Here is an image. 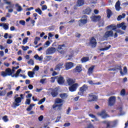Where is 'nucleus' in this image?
Masks as SVG:
<instances>
[{"label":"nucleus","instance_id":"39","mask_svg":"<svg viewBox=\"0 0 128 128\" xmlns=\"http://www.w3.org/2000/svg\"><path fill=\"white\" fill-rule=\"evenodd\" d=\"M35 12H38L40 15L42 14V12L40 8L36 9Z\"/></svg>","mask_w":128,"mask_h":128},{"label":"nucleus","instance_id":"30","mask_svg":"<svg viewBox=\"0 0 128 128\" xmlns=\"http://www.w3.org/2000/svg\"><path fill=\"white\" fill-rule=\"evenodd\" d=\"M112 14V10L110 9L107 10V18H110Z\"/></svg>","mask_w":128,"mask_h":128},{"label":"nucleus","instance_id":"21","mask_svg":"<svg viewBox=\"0 0 128 128\" xmlns=\"http://www.w3.org/2000/svg\"><path fill=\"white\" fill-rule=\"evenodd\" d=\"M95 66H92L91 67L89 68L88 71V76H90V74H92L94 72V70Z\"/></svg>","mask_w":128,"mask_h":128},{"label":"nucleus","instance_id":"42","mask_svg":"<svg viewBox=\"0 0 128 128\" xmlns=\"http://www.w3.org/2000/svg\"><path fill=\"white\" fill-rule=\"evenodd\" d=\"M28 64H31L32 66H34V60L32 59H30L28 62Z\"/></svg>","mask_w":128,"mask_h":128},{"label":"nucleus","instance_id":"26","mask_svg":"<svg viewBox=\"0 0 128 128\" xmlns=\"http://www.w3.org/2000/svg\"><path fill=\"white\" fill-rule=\"evenodd\" d=\"M5 72L7 76H12V69L10 68H7L6 69Z\"/></svg>","mask_w":128,"mask_h":128},{"label":"nucleus","instance_id":"43","mask_svg":"<svg viewBox=\"0 0 128 128\" xmlns=\"http://www.w3.org/2000/svg\"><path fill=\"white\" fill-rule=\"evenodd\" d=\"M12 94H14L12 91H10V92H8L7 93L6 96L9 98H12Z\"/></svg>","mask_w":128,"mask_h":128},{"label":"nucleus","instance_id":"17","mask_svg":"<svg viewBox=\"0 0 128 128\" xmlns=\"http://www.w3.org/2000/svg\"><path fill=\"white\" fill-rule=\"evenodd\" d=\"M51 96H52V98H56V96H58V90L54 89L52 90L51 92Z\"/></svg>","mask_w":128,"mask_h":128},{"label":"nucleus","instance_id":"60","mask_svg":"<svg viewBox=\"0 0 128 128\" xmlns=\"http://www.w3.org/2000/svg\"><path fill=\"white\" fill-rule=\"evenodd\" d=\"M70 110H72V109L70 108H68V110H66V114H70Z\"/></svg>","mask_w":128,"mask_h":128},{"label":"nucleus","instance_id":"13","mask_svg":"<svg viewBox=\"0 0 128 128\" xmlns=\"http://www.w3.org/2000/svg\"><path fill=\"white\" fill-rule=\"evenodd\" d=\"M66 82L68 84V86H72L74 84V82H76V79L68 78L66 80Z\"/></svg>","mask_w":128,"mask_h":128},{"label":"nucleus","instance_id":"25","mask_svg":"<svg viewBox=\"0 0 128 128\" xmlns=\"http://www.w3.org/2000/svg\"><path fill=\"white\" fill-rule=\"evenodd\" d=\"M100 116H102V118H106V110H103L99 114Z\"/></svg>","mask_w":128,"mask_h":128},{"label":"nucleus","instance_id":"6","mask_svg":"<svg viewBox=\"0 0 128 128\" xmlns=\"http://www.w3.org/2000/svg\"><path fill=\"white\" fill-rule=\"evenodd\" d=\"M116 98L114 96H110L108 100V106H114L116 104Z\"/></svg>","mask_w":128,"mask_h":128},{"label":"nucleus","instance_id":"2","mask_svg":"<svg viewBox=\"0 0 128 128\" xmlns=\"http://www.w3.org/2000/svg\"><path fill=\"white\" fill-rule=\"evenodd\" d=\"M24 99V94H20V97L16 98L14 99V102H13L12 108H16V106H20V104L22 102V100Z\"/></svg>","mask_w":128,"mask_h":128},{"label":"nucleus","instance_id":"35","mask_svg":"<svg viewBox=\"0 0 128 128\" xmlns=\"http://www.w3.org/2000/svg\"><path fill=\"white\" fill-rule=\"evenodd\" d=\"M126 18V14H122V16L120 15L119 16H118L117 20H120L122 18Z\"/></svg>","mask_w":128,"mask_h":128},{"label":"nucleus","instance_id":"20","mask_svg":"<svg viewBox=\"0 0 128 128\" xmlns=\"http://www.w3.org/2000/svg\"><path fill=\"white\" fill-rule=\"evenodd\" d=\"M120 70V74L121 76H124V72H122V66H117L116 68H112V70L113 72H115V70Z\"/></svg>","mask_w":128,"mask_h":128},{"label":"nucleus","instance_id":"51","mask_svg":"<svg viewBox=\"0 0 128 128\" xmlns=\"http://www.w3.org/2000/svg\"><path fill=\"white\" fill-rule=\"evenodd\" d=\"M20 24H22V26H26V22L24 20H21L20 21Z\"/></svg>","mask_w":128,"mask_h":128},{"label":"nucleus","instance_id":"27","mask_svg":"<svg viewBox=\"0 0 128 128\" xmlns=\"http://www.w3.org/2000/svg\"><path fill=\"white\" fill-rule=\"evenodd\" d=\"M20 72H22V69H19L18 70L16 74H14L12 76V78H18V76H20Z\"/></svg>","mask_w":128,"mask_h":128},{"label":"nucleus","instance_id":"62","mask_svg":"<svg viewBox=\"0 0 128 128\" xmlns=\"http://www.w3.org/2000/svg\"><path fill=\"white\" fill-rule=\"evenodd\" d=\"M70 126V123L68 122V123H65L64 125V126L66 127V126Z\"/></svg>","mask_w":128,"mask_h":128},{"label":"nucleus","instance_id":"3","mask_svg":"<svg viewBox=\"0 0 128 128\" xmlns=\"http://www.w3.org/2000/svg\"><path fill=\"white\" fill-rule=\"evenodd\" d=\"M82 18L85 19H80L78 21L79 26H82L88 22V16L86 15L82 16Z\"/></svg>","mask_w":128,"mask_h":128},{"label":"nucleus","instance_id":"57","mask_svg":"<svg viewBox=\"0 0 128 128\" xmlns=\"http://www.w3.org/2000/svg\"><path fill=\"white\" fill-rule=\"evenodd\" d=\"M46 80V78L41 79L40 80V82L41 84H44Z\"/></svg>","mask_w":128,"mask_h":128},{"label":"nucleus","instance_id":"44","mask_svg":"<svg viewBox=\"0 0 128 128\" xmlns=\"http://www.w3.org/2000/svg\"><path fill=\"white\" fill-rule=\"evenodd\" d=\"M88 82L90 84H100V82H98L97 83H94L92 80H89Z\"/></svg>","mask_w":128,"mask_h":128},{"label":"nucleus","instance_id":"47","mask_svg":"<svg viewBox=\"0 0 128 128\" xmlns=\"http://www.w3.org/2000/svg\"><path fill=\"white\" fill-rule=\"evenodd\" d=\"M25 104H30V99L28 98L25 102Z\"/></svg>","mask_w":128,"mask_h":128},{"label":"nucleus","instance_id":"19","mask_svg":"<svg viewBox=\"0 0 128 128\" xmlns=\"http://www.w3.org/2000/svg\"><path fill=\"white\" fill-rule=\"evenodd\" d=\"M59 84H64V78L62 76H59L57 80Z\"/></svg>","mask_w":128,"mask_h":128},{"label":"nucleus","instance_id":"18","mask_svg":"<svg viewBox=\"0 0 128 128\" xmlns=\"http://www.w3.org/2000/svg\"><path fill=\"white\" fill-rule=\"evenodd\" d=\"M115 8L117 12H120V10L122 8L120 7V0H118L116 2L115 4Z\"/></svg>","mask_w":128,"mask_h":128},{"label":"nucleus","instance_id":"64","mask_svg":"<svg viewBox=\"0 0 128 128\" xmlns=\"http://www.w3.org/2000/svg\"><path fill=\"white\" fill-rule=\"evenodd\" d=\"M34 70H40V66H35V67L34 68Z\"/></svg>","mask_w":128,"mask_h":128},{"label":"nucleus","instance_id":"22","mask_svg":"<svg viewBox=\"0 0 128 128\" xmlns=\"http://www.w3.org/2000/svg\"><path fill=\"white\" fill-rule=\"evenodd\" d=\"M92 12V9L90 8H87L83 10V14H90Z\"/></svg>","mask_w":128,"mask_h":128},{"label":"nucleus","instance_id":"53","mask_svg":"<svg viewBox=\"0 0 128 128\" xmlns=\"http://www.w3.org/2000/svg\"><path fill=\"white\" fill-rule=\"evenodd\" d=\"M1 74L2 76H8V74H6V71L5 72L2 71L1 72Z\"/></svg>","mask_w":128,"mask_h":128},{"label":"nucleus","instance_id":"8","mask_svg":"<svg viewBox=\"0 0 128 128\" xmlns=\"http://www.w3.org/2000/svg\"><path fill=\"white\" fill-rule=\"evenodd\" d=\"M62 48H66V44H63L61 45H58L57 48V50L62 54H66V52H64V50Z\"/></svg>","mask_w":128,"mask_h":128},{"label":"nucleus","instance_id":"15","mask_svg":"<svg viewBox=\"0 0 128 128\" xmlns=\"http://www.w3.org/2000/svg\"><path fill=\"white\" fill-rule=\"evenodd\" d=\"M91 18L92 22H100V18H102V17L100 16H92Z\"/></svg>","mask_w":128,"mask_h":128},{"label":"nucleus","instance_id":"50","mask_svg":"<svg viewBox=\"0 0 128 128\" xmlns=\"http://www.w3.org/2000/svg\"><path fill=\"white\" fill-rule=\"evenodd\" d=\"M60 118H62V116H57L56 117V119L55 121V122H60Z\"/></svg>","mask_w":128,"mask_h":128},{"label":"nucleus","instance_id":"59","mask_svg":"<svg viewBox=\"0 0 128 128\" xmlns=\"http://www.w3.org/2000/svg\"><path fill=\"white\" fill-rule=\"evenodd\" d=\"M38 120L40 122L42 121V120H44V116H40L38 117Z\"/></svg>","mask_w":128,"mask_h":128},{"label":"nucleus","instance_id":"31","mask_svg":"<svg viewBox=\"0 0 128 128\" xmlns=\"http://www.w3.org/2000/svg\"><path fill=\"white\" fill-rule=\"evenodd\" d=\"M108 28H110L112 29V30H116V26L114 24H110L107 26Z\"/></svg>","mask_w":128,"mask_h":128},{"label":"nucleus","instance_id":"10","mask_svg":"<svg viewBox=\"0 0 128 128\" xmlns=\"http://www.w3.org/2000/svg\"><path fill=\"white\" fill-rule=\"evenodd\" d=\"M89 96V100L88 102H96L98 100V96L96 95H94V93H91L88 94Z\"/></svg>","mask_w":128,"mask_h":128},{"label":"nucleus","instance_id":"63","mask_svg":"<svg viewBox=\"0 0 128 128\" xmlns=\"http://www.w3.org/2000/svg\"><path fill=\"white\" fill-rule=\"evenodd\" d=\"M28 88H29V90H32L34 88V86L32 84H29L28 86Z\"/></svg>","mask_w":128,"mask_h":128},{"label":"nucleus","instance_id":"5","mask_svg":"<svg viewBox=\"0 0 128 128\" xmlns=\"http://www.w3.org/2000/svg\"><path fill=\"white\" fill-rule=\"evenodd\" d=\"M96 40L94 37H92L90 40L89 44L91 48H94L96 46Z\"/></svg>","mask_w":128,"mask_h":128},{"label":"nucleus","instance_id":"46","mask_svg":"<svg viewBox=\"0 0 128 128\" xmlns=\"http://www.w3.org/2000/svg\"><path fill=\"white\" fill-rule=\"evenodd\" d=\"M2 120L6 122H8V116H3Z\"/></svg>","mask_w":128,"mask_h":128},{"label":"nucleus","instance_id":"49","mask_svg":"<svg viewBox=\"0 0 128 128\" xmlns=\"http://www.w3.org/2000/svg\"><path fill=\"white\" fill-rule=\"evenodd\" d=\"M58 78V76H55V77H52L51 78V80H50V82H54L56 81V79Z\"/></svg>","mask_w":128,"mask_h":128},{"label":"nucleus","instance_id":"12","mask_svg":"<svg viewBox=\"0 0 128 128\" xmlns=\"http://www.w3.org/2000/svg\"><path fill=\"white\" fill-rule=\"evenodd\" d=\"M74 66V63L72 62H68L65 64V68L66 70H70Z\"/></svg>","mask_w":128,"mask_h":128},{"label":"nucleus","instance_id":"24","mask_svg":"<svg viewBox=\"0 0 128 128\" xmlns=\"http://www.w3.org/2000/svg\"><path fill=\"white\" fill-rule=\"evenodd\" d=\"M117 26L118 28H122L124 30H126V26L124 25V22L119 24H117Z\"/></svg>","mask_w":128,"mask_h":128},{"label":"nucleus","instance_id":"38","mask_svg":"<svg viewBox=\"0 0 128 128\" xmlns=\"http://www.w3.org/2000/svg\"><path fill=\"white\" fill-rule=\"evenodd\" d=\"M34 58L36 60H42V57H40L38 54H36L34 56Z\"/></svg>","mask_w":128,"mask_h":128},{"label":"nucleus","instance_id":"4","mask_svg":"<svg viewBox=\"0 0 128 128\" xmlns=\"http://www.w3.org/2000/svg\"><path fill=\"white\" fill-rule=\"evenodd\" d=\"M88 88V85L86 84H84L82 87L80 88L79 92H78V94L82 96H84V92H86Z\"/></svg>","mask_w":128,"mask_h":128},{"label":"nucleus","instance_id":"48","mask_svg":"<svg viewBox=\"0 0 128 128\" xmlns=\"http://www.w3.org/2000/svg\"><path fill=\"white\" fill-rule=\"evenodd\" d=\"M3 28L5 30H8V25L6 24H4Z\"/></svg>","mask_w":128,"mask_h":128},{"label":"nucleus","instance_id":"7","mask_svg":"<svg viewBox=\"0 0 128 128\" xmlns=\"http://www.w3.org/2000/svg\"><path fill=\"white\" fill-rule=\"evenodd\" d=\"M114 36V32L112 30H108L105 32L104 35V38L107 40L108 38H112Z\"/></svg>","mask_w":128,"mask_h":128},{"label":"nucleus","instance_id":"40","mask_svg":"<svg viewBox=\"0 0 128 128\" xmlns=\"http://www.w3.org/2000/svg\"><path fill=\"white\" fill-rule=\"evenodd\" d=\"M38 40H40V37H36L34 42V44L35 45L38 44Z\"/></svg>","mask_w":128,"mask_h":128},{"label":"nucleus","instance_id":"61","mask_svg":"<svg viewBox=\"0 0 128 128\" xmlns=\"http://www.w3.org/2000/svg\"><path fill=\"white\" fill-rule=\"evenodd\" d=\"M7 44H12V40L10 39L8 40Z\"/></svg>","mask_w":128,"mask_h":128},{"label":"nucleus","instance_id":"14","mask_svg":"<svg viewBox=\"0 0 128 128\" xmlns=\"http://www.w3.org/2000/svg\"><path fill=\"white\" fill-rule=\"evenodd\" d=\"M82 70L81 65L76 66L74 69H73V72H78L80 74Z\"/></svg>","mask_w":128,"mask_h":128},{"label":"nucleus","instance_id":"41","mask_svg":"<svg viewBox=\"0 0 128 128\" xmlns=\"http://www.w3.org/2000/svg\"><path fill=\"white\" fill-rule=\"evenodd\" d=\"M46 102V98H44L42 99H41L38 102V104H42V102Z\"/></svg>","mask_w":128,"mask_h":128},{"label":"nucleus","instance_id":"1","mask_svg":"<svg viewBox=\"0 0 128 128\" xmlns=\"http://www.w3.org/2000/svg\"><path fill=\"white\" fill-rule=\"evenodd\" d=\"M60 96L62 98H56L55 100V104L52 106V108H58V110H61L62 108V106H64V100H66L68 96V94L66 93H62L60 94Z\"/></svg>","mask_w":128,"mask_h":128},{"label":"nucleus","instance_id":"54","mask_svg":"<svg viewBox=\"0 0 128 128\" xmlns=\"http://www.w3.org/2000/svg\"><path fill=\"white\" fill-rule=\"evenodd\" d=\"M22 48L23 50H28V49L29 48V47L28 46H22Z\"/></svg>","mask_w":128,"mask_h":128},{"label":"nucleus","instance_id":"33","mask_svg":"<svg viewBox=\"0 0 128 128\" xmlns=\"http://www.w3.org/2000/svg\"><path fill=\"white\" fill-rule=\"evenodd\" d=\"M28 76L29 78H34V72L28 71Z\"/></svg>","mask_w":128,"mask_h":128},{"label":"nucleus","instance_id":"58","mask_svg":"<svg viewBox=\"0 0 128 128\" xmlns=\"http://www.w3.org/2000/svg\"><path fill=\"white\" fill-rule=\"evenodd\" d=\"M116 32L120 34H124V32L122 31L121 30H117Z\"/></svg>","mask_w":128,"mask_h":128},{"label":"nucleus","instance_id":"16","mask_svg":"<svg viewBox=\"0 0 128 128\" xmlns=\"http://www.w3.org/2000/svg\"><path fill=\"white\" fill-rule=\"evenodd\" d=\"M64 68V64L63 63H59L57 64L54 68V70H60L61 68Z\"/></svg>","mask_w":128,"mask_h":128},{"label":"nucleus","instance_id":"36","mask_svg":"<svg viewBox=\"0 0 128 128\" xmlns=\"http://www.w3.org/2000/svg\"><path fill=\"white\" fill-rule=\"evenodd\" d=\"M111 47H112V46L108 45V46H106L104 48H100V50L101 52H102L104 50H110V48Z\"/></svg>","mask_w":128,"mask_h":128},{"label":"nucleus","instance_id":"52","mask_svg":"<svg viewBox=\"0 0 128 128\" xmlns=\"http://www.w3.org/2000/svg\"><path fill=\"white\" fill-rule=\"evenodd\" d=\"M120 94L124 96V94H126V90L122 89L120 92Z\"/></svg>","mask_w":128,"mask_h":128},{"label":"nucleus","instance_id":"56","mask_svg":"<svg viewBox=\"0 0 128 128\" xmlns=\"http://www.w3.org/2000/svg\"><path fill=\"white\" fill-rule=\"evenodd\" d=\"M48 10L46 5L42 6V10Z\"/></svg>","mask_w":128,"mask_h":128},{"label":"nucleus","instance_id":"29","mask_svg":"<svg viewBox=\"0 0 128 128\" xmlns=\"http://www.w3.org/2000/svg\"><path fill=\"white\" fill-rule=\"evenodd\" d=\"M89 60H90V58L88 56H84L81 59V61H82V62H88Z\"/></svg>","mask_w":128,"mask_h":128},{"label":"nucleus","instance_id":"23","mask_svg":"<svg viewBox=\"0 0 128 128\" xmlns=\"http://www.w3.org/2000/svg\"><path fill=\"white\" fill-rule=\"evenodd\" d=\"M84 4V0H78L76 2L77 6H82Z\"/></svg>","mask_w":128,"mask_h":128},{"label":"nucleus","instance_id":"11","mask_svg":"<svg viewBox=\"0 0 128 128\" xmlns=\"http://www.w3.org/2000/svg\"><path fill=\"white\" fill-rule=\"evenodd\" d=\"M70 86L69 87V90L72 92H76V88H78V84L76 83Z\"/></svg>","mask_w":128,"mask_h":128},{"label":"nucleus","instance_id":"9","mask_svg":"<svg viewBox=\"0 0 128 128\" xmlns=\"http://www.w3.org/2000/svg\"><path fill=\"white\" fill-rule=\"evenodd\" d=\"M56 50L55 48H49L46 50V54H54V52H56Z\"/></svg>","mask_w":128,"mask_h":128},{"label":"nucleus","instance_id":"32","mask_svg":"<svg viewBox=\"0 0 128 128\" xmlns=\"http://www.w3.org/2000/svg\"><path fill=\"white\" fill-rule=\"evenodd\" d=\"M15 6L16 8H18L16 10L17 12H22V6H20L18 4H15Z\"/></svg>","mask_w":128,"mask_h":128},{"label":"nucleus","instance_id":"34","mask_svg":"<svg viewBox=\"0 0 128 128\" xmlns=\"http://www.w3.org/2000/svg\"><path fill=\"white\" fill-rule=\"evenodd\" d=\"M117 110H120V116H124L126 114L124 111H122V107H118Z\"/></svg>","mask_w":128,"mask_h":128},{"label":"nucleus","instance_id":"28","mask_svg":"<svg viewBox=\"0 0 128 128\" xmlns=\"http://www.w3.org/2000/svg\"><path fill=\"white\" fill-rule=\"evenodd\" d=\"M103 124H106V128H112V126H110L112 122L104 121Z\"/></svg>","mask_w":128,"mask_h":128},{"label":"nucleus","instance_id":"45","mask_svg":"<svg viewBox=\"0 0 128 128\" xmlns=\"http://www.w3.org/2000/svg\"><path fill=\"white\" fill-rule=\"evenodd\" d=\"M28 38L26 37L23 40H22V44H26V42H28Z\"/></svg>","mask_w":128,"mask_h":128},{"label":"nucleus","instance_id":"37","mask_svg":"<svg viewBox=\"0 0 128 128\" xmlns=\"http://www.w3.org/2000/svg\"><path fill=\"white\" fill-rule=\"evenodd\" d=\"M32 106H34V104H30L26 108L27 112H30V110H32Z\"/></svg>","mask_w":128,"mask_h":128},{"label":"nucleus","instance_id":"55","mask_svg":"<svg viewBox=\"0 0 128 128\" xmlns=\"http://www.w3.org/2000/svg\"><path fill=\"white\" fill-rule=\"evenodd\" d=\"M6 94V91H0V96H4Z\"/></svg>","mask_w":128,"mask_h":128}]
</instances>
